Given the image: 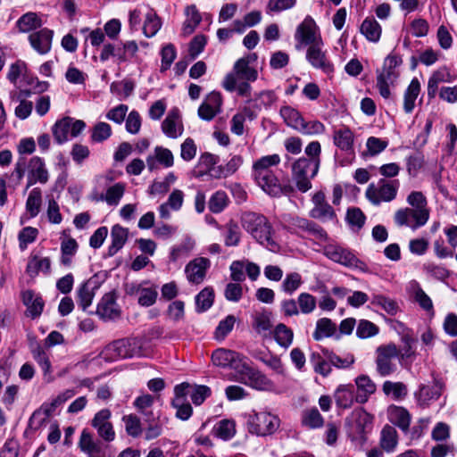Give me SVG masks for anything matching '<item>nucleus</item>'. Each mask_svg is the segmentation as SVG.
Instances as JSON below:
<instances>
[{
    "mask_svg": "<svg viewBox=\"0 0 457 457\" xmlns=\"http://www.w3.org/2000/svg\"><path fill=\"white\" fill-rule=\"evenodd\" d=\"M372 420V416L363 409H355L347 420L350 433L354 438H362L370 428Z\"/></svg>",
    "mask_w": 457,
    "mask_h": 457,
    "instance_id": "dca6fc26",
    "label": "nucleus"
},
{
    "mask_svg": "<svg viewBox=\"0 0 457 457\" xmlns=\"http://www.w3.org/2000/svg\"><path fill=\"white\" fill-rule=\"evenodd\" d=\"M213 365L220 368H229L234 370L232 375H237L244 368L247 358L243 354L226 348H218L212 354Z\"/></svg>",
    "mask_w": 457,
    "mask_h": 457,
    "instance_id": "9d476101",
    "label": "nucleus"
},
{
    "mask_svg": "<svg viewBox=\"0 0 457 457\" xmlns=\"http://www.w3.org/2000/svg\"><path fill=\"white\" fill-rule=\"evenodd\" d=\"M145 21L143 25V33L146 37H152L157 34L162 27L161 19L154 9L145 6Z\"/></svg>",
    "mask_w": 457,
    "mask_h": 457,
    "instance_id": "e433bc0d",
    "label": "nucleus"
},
{
    "mask_svg": "<svg viewBox=\"0 0 457 457\" xmlns=\"http://www.w3.org/2000/svg\"><path fill=\"white\" fill-rule=\"evenodd\" d=\"M41 26V19L35 12H27L17 21L18 29L22 33L32 31Z\"/></svg>",
    "mask_w": 457,
    "mask_h": 457,
    "instance_id": "09e8293b",
    "label": "nucleus"
},
{
    "mask_svg": "<svg viewBox=\"0 0 457 457\" xmlns=\"http://www.w3.org/2000/svg\"><path fill=\"white\" fill-rule=\"evenodd\" d=\"M242 228L260 245L271 252H278V244L274 238L271 223L262 214L245 212L240 218Z\"/></svg>",
    "mask_w": 457,
    "mask_h": 457,
    "instance_id": "f257e3e1",
    "label": "nucleus"
},
{
    "mask_svg": "<svg viewBox=\"0 0 457 457\" xmlns=\"http://www.w3.org/2000/svg\"><path fill=\"white\" fill-rule=\"evenodd\" d=\"M320 166L306 157L297 159L292 164V179L297 190L305 193L312 188V179L318 174Z\"/></svg>",
    "mask_w": 457,
    "mask_h": 457,
    "instance_id": "39448f33",
    "label": "nucleus"
},
{
    "mask_svg": "<svg viewBox=\"0 0 457 457\" xmlns=\"http://www.w3.org/2000/svg\"><path fill=\"white\" fill-rule=\"evenodd\" d=\"M48 171L45 162L38 156L32 157L28 163V181L27 188L36 183L46 184L48 181Z\"/></svg>",
    "mask_w": 457,
    "mask_h": 457,
    "instance_id": "aec40b11",
    "label": "nucleus"
},
{
    "mask_svg": "<svg viewBox=\"0 0 457 457\" xmlns=\"http://www.w3.org/2000/svg\"><path fill=\"white\" fill-rule=\"evenodd\" d=\"M256 184L269 195L279 197L294 192L290 184H281L274 172L253 175Z\"/></svg>",
    "mask_w": 457,
    "mask_h": 457,
    "instance_id": "9b49d317",
    "label": "nucleus"
},
{
    "mask_svg": "<svg viewBox=\"0 0 457 457\" xmlns=\"http://www.w3.org/2000/svg\"><path fill=\"white\" fill-rule=\"evenodd\" d=\"M112 135V128L106 122H97L92 129L91 139L94 142L100 143L108 139Z\"/></svg>",
    "mask_w": 457,
    "mask_h": 457,
    "instance_id": "774afa93",
    "label": "nucleus"
},
{
    "mask_svg": "<svg viewBox=\"0 0 457 457\" xmlns=\"http://www.w3.org/2000/svg\"><path fill=\"white\" fill-rule=\"evenodd\" d=\"M195 302L197 312H204L209 310L214 302L213 288L211 287H204L195 295Z\"/></svg>",
    "mask_w": 457,
    "mask_h": 457,
    "instance_id": "de8ad7c7",
    "label": "nucleus"
},
{
    "mask_svg": "<svg viewBox=\"0 0 457 457\" xmlns=\"http://www.w3.org/2000/svg\"><path fill=\"white\" fill-rule=\"evenodd\" d=\"M388 145L386 140L370 137L366 142L367 151L363 154L364 155L375 156L382 153Z\"/></svg>",
    "mask_w": 457,
    "mask_h": 457,
    "instance_id": "338daca9",
    "label": "nucleus"
},
{
    "mask_svg": "<svg viewBox=\"0 0 457 457\" xmlns=\"http://www.w3.org/2000/svg\"><path fill=\"white\" fill-rule=\"evenodd\" d=\"M96 313L104 320H115L120 317V310L116 303L114 294L108 293L102 297L97 305Z\"/></svg>",
    "mask_w": 457,
    "mask_h": 457,
    "instance_id": "5701e85b",
    "label": "nucleus"
},
{
    "mask_svg": "<svg viewBox=\"0 0 457 457\" xmlns=\"http://www.w3.org/2000/svg\"><path fill=\"white\" fill-rule=\"evenodd\" d=\"M379 328L368 320H360L356 328V336L361 339H367L377 336Z\"/></svg>",
    "mask_w": 457,
    "mask_h": 457,
    "instance_id": "13d9d810",
    "label": "nucleus"
},
{
    "mask_svg": "<svg viewBox=\"0 0 457 457\" xmlns=\"http://www.w3.org/2000/svg\"><path fill=\"white\" fill-rule=\"evenodd\" d=\"M400 187L398 179H380L377 183H370L365 191V196L373 205L389 203L395 199Z\"/></svg>",
    "mask_w": 457,
    "mask_h": 457,
    "instance_id": "20e7f679",
    "label": "nucleus"
},
{
    "mask_svg": "<svg viewBox=\"0 0 457 457\" xmlns=\"http://www.w3.org/2000/svg\"><path fill=\"white\" fill-rule=\"evenodd\" d=\"M125 192V185L119 182L110 187L100 200L105 201L109 205H118Z\"/></svg>",
    "mask_w": 457,
    "mask_h": 457,
    "instance_id": "4d7b16f0",
    "label": "nucleus"
},
{
    "mask_svg": "<svg viewBox=\"0 0 457 457\" xmlns=\"http://www.w3.org/2000/svg\"><path fill=\"white\" fill-rule=\"evenodd\" d=\"M302 284V276L298 272H290L286 275L281 284V288L286 294L292 295Z\"/></svg>",
    "mask_w": 457,
    "mask_h": 457,
    "instance_id": "e2e57ef3",
    "label": "nucleus"
},
{
    "mask_svg": "<svg viewBox=\"0 0 457 457\" xmlns=\"http://www.w3.org/2000/svg\"><path fill=\"white\" fill-rule=\"evenodd\" d=\"M129 230L122 226L116 224L111 230V245L108 247L109 256L116 254L128 240Z\"/></svg>",
    "mask_w": 457,
    "mask_h": 457,
    "instance_id": "473e14b6",
    "label": "nucleus"
},
{
    "mask_svg": "<svg viewBox=\"0 0 457 457\" xmlns=\"http://www.w3.org/2000/svg\"><path fill=\"white\" fill-rule=\"evenodd\" d=\"M248 430L257 436H268L273 434L279 427V420L270 412H254L247 419Z\"/></svg>",
    "mask_w": 457,
    "mask_h": 457,
    "instance_id": "6e6552de",
    "label": "nucleus"
},
{
    "mask_svg": "<svg viewBox=\"0 0 457 457\" xmlns=\"http://www.w3.org/2000/svg\"><path fill=\"white\" fill-rule=\"evenodd\" d=\"M23 303L27 306V315L32 319L41 315L44 309V301L41 296L35 295L31 290L22 293Z\"/></svg>",
    "mask_w": 457,
    "mask_h": 457,
    "instance_id": "2f4dec72",
    "label": "nucleus"
},
{
    "mask_svg": "<svg viewBox=\"0 0 457 457\" xmlns=\"http://www.w3.org/2000/svg\"><path fill=\"white\" fill-rule=\"evenodd\" d=\"M360 32L368 41L377 43L381 37L382 28L375 18L367 17L361 24Z\"/></svg>",
    "mask_w": 457,
    "mask_h": 457,
    "instance_id": "f704fd0d",
    "label": "nucleus"
},
{
    "mask_svg": "<svg viewBox=\"0 0 457 457\" xmlns=\"http://www.w3.org/2000/svg\"><path fill=\"white\" fill-rule=\"evenodd\" d=\"M79 447L88 457H109L107 447L95 440L87 430H83L81 433Z\"/></svg>",
    "mask_w": 457,
    "mask_h": 457,
    "instance_id": "412c9836",
    "label": "nucleus"
},
{
    "mask_svg": "<svg viewBox=\"0 0 457 457\" xmlns=\"http://www.w3.org/2000/svg\"><path fill=\"white\" fill-rule=\"evenodd\" d=\"M218 156L210 153H204L201 154L196 166V168L199 169V171H197L195 176L199 178L204 174H207L215 166V164L218 162Z\"/></svg>",
    "mask_w": 457,
    "mask_h": 457,
    "instance_id": "680f3d73",
    "label": "nucleus"
},
{
    "mask_svg": "<svg viewBox=\"0 0 457 457\" xmlns=\"http://www.w3.org/2000/svg\"><path fill=\"white\" fill-rule=\"evenodd\" d=\"M162 132L170 138H177L183 133L184 128L178 108L170 110L162 123Z\"/></svg>",
    "mask_w": 457,
    "mask_h": 457,
    "instance_id": "393cba45",
    "label": "nucleus"
},
{
    "mask_svg": "<svg viewBox=\"0 0 457 457\" xmlns=\"http://www.w3.org/2000/svg\"><path fill=\"white\" fill-rule=\"evenodd\" d=\"M379 445L386 453H393L395 451L398 445V434L394 427L386 425L382 428L380 432Z\"/></svg>",
    "mask_w": 457,
    "mask_h": 457,
    "instance_id": "58836bf2",
    "label": "nucleus"
},
{
    "mask_svg": "<svg viewBox=\"0 0 457 457\" xmlns=\"http://www.w3.org/2000/svg\"><path fill=\"white\" fill-rule=\"evenodd\" d=\"M402 63V59L396 54H389L384 61V66L381 72L377 77V87L379 91L380 96L388 99L390 97V85H392L398 73L395 68Z\"/></svg>",
    "mask_w": 457,
    "mask_h": 457,
    "instance_id": "0eeeda50",
    "label": "nucleus"
},
{
    "mask_svg": "<svg viewBox=\"0 0 457 457\" xmlns=\"http://www.w3.org/2000/svg\"><path fill=\"white\" fill-rule=\"evenodd\" d=\"M229 380L243 383L260 391H271L275 387L274 383L265 374L251 367L247 361L239 373L237 375H231Z\"/></svg>",
    "mask_w": 457,
    "mask_h": 457,
    "instance_id": "423d86ee",
    "label": "nucleus"
},
{
    "mask_svg": "<svg viewBox=\"0 0 457 457\" xmlns=\"http://www.w3.org/2000/svg\"><path fill=\"white\" fill-rule=\"evenodd\" d=\"M337 326L330 319L321 318L318 320L316 323V328L313 333L315 340H320L324 337H328L334 335L336 332Z\"/></svg>",
    "mask_w": 457,
    "mask_h": 457,
    "instance_id": "5fc2aeb1",
    "label": "nucleus"
},
{
    "mask_svg": "<svg viewBox=\"0 0 457 457\" xmlns=\"http://www.w3.org/2000/svg\"><path fill=\"white\" fill-rule=\"evenodd\" d=\"M210 266V260L204 257H197L190 261L185 267L187 280L193 284L202 283Z\"/></svg>",
    "mask_w": 457,
    "mask_h": 457,
    "instance_id": "a211bd4d",
    "label": "nucleus"
},
{
    "mask_svg": "<svg viewBox=\"0 0 457 457\" xmlns=\"http://www.w3.org/2000/svg\"><path fill=\"white\" fill-rule=\"evenodd\" d=\"M323 253L331 261L345 267H360V270H366V266L362 262H361L351 251L340 245H328L324 247Z\"/></svg>",
    "mask_w": 457,
    "mask_h": 457,
    "instance_id": "f8f14e48",
    "label": "nucleus"
},
{
    "mask_svg": "<svg viewBox=\"0 0 457 457\" xmlns=\"http://www.w3.org/2000/svg\"><path fill=\"white\" fill-rule=\"evenodd\" d=\"M222 97L219 92L212 91L206 96L198 108V116L210 121L221 111Z\"/></svg>",
    "mask_w": 457,
    "mask_h": 457,
    "instance_id": "6ab92c4d",
    "label": "nucleus"
},
{
    "mask_svg": "<svg viewBox=\"0 0 457 457\" xmlns=\"http://www.w3.org/2000/svg\"><path fill=\"white\" fill-rule=\"evenodd\" d=\"M377 370L383 376H388L395 370L393 359L399 356V350L395 344L381 345L377 349Z\"/></svg>",
    "mask_w": 457,
    "mask_h": 457,
    "instance_id": "2eb2a0df",
    "label": "nucleus"
},
{
    "mask_svg": "<svg viewBox=\"0 0 457 457\" xmlns=\"http://www.w3.org/2000/svg\"><path fill=\"white\" fill-rule=\"evenodd\" d=\"M394 219L397 226H405L416 230L428 222L429 211L428 209L402 208L395 212Z\"/></svg>",
    "mask_w": 457,
    "mask_h": 457,
    "instance_id": "1a4fd4ad",
    "label": "nucleus"
},
{
    "mask_svg": "<svg viewBox=\"0 0 457 457\" xmlns=\"http://www.w3.org/2000/svg\"><path fill=\"white\" fill-rule=\"evenodd\" d=\"M355 384L357 388L362 394H360L356 400L360 403H365L369 396L375 393L376 385L373 381L366 375H361L356 378Z\"/></svg>",
    "mask_w": 457,
    "mask_h": 457,
    "instance_id": "a18cd8bd",
    "label": "nucleus"
},
{
    "mask_svg": "<svg viewBox=\"0 0 457 457\" xmlns=\"http://www.w3.org/2000/svg\"><path fill=\"white\" fill-rule=\"evenodd\" d=\"M323 42L321 38L312 46H310L306 51V60L317 70H320L326 74L334 72V64L327 56V52L322 49Z\"/></svg>",
    "mask_w": 457,
    "mask_h": 457,
    "instance_id": "4468645a",
    "label": "nucleus"
},
{
    "mask_svg": "<svg viewBox=\"0 0 457 457\" xmlns=\"http://www.w3.org/2000/svg\"><path fill=\"white\" fill-rule=\"evenodd\" d=\"M209 210L213 213L221 212L228 204V197L226 192L219 190L209 200Z\"/></svg>",
    "mask_w": 457,
    "mask_h": 457,
    "instance_id": "052dcab7",
    "label": "nucleus"
},
{
    "mask_svg": "<svg viewBox=\"0 0 457 457\" xmlns=\"http://www.w3.org/2000/svg\"><path fill=\"white\" fill-rule=\"evenodd\" d=\"M420 88L419 79L417 78L412 79L403 94V110L406 113H411L414 110Z\"/></svg>",
    "mask_w": 457,
    "mask_h": 457,
    "instance_id": "4c0bfd02",
    "label": "nucleus"
},
{
    "mask_svg": "<svg viewBox=\"0 0 457 457\" xmlns=\"http://www.w3.org/2000/svg\"><path fill=\"white\" fill-rule=\"evenodd\" d=\"M78 243L72 237H65L61 243V262L65 266H70L71 263L72 257L75 255L78 250Z\"/></svg>",
    "mask_w": 457,
    "mask_h": 457,
    "instance_id": "3c124183",
    "label": "nucleus"
},
{
    "mask_svg": "<svg viewBox=\"0 0 457 457\" xmlns=\"http://www.w3.org/2000/svg\"><path fill=\"white\" fill-rule=\"evenodd\" d=\"M195 245V240L190 237H186L182 241L171 248L170 259L171 262H177L181 258L189 255Z\"/></svg>",
    "mask_w": 457,
    "mask_h": 457,
    "instance_id": "37998d69",
    "label": "nucleus"
},
{
    "mask_svg": "<svg viewBox=\"0 0 457 457\" xmlns=\"http://www.w3.org/2000/svg\"><path fill=\"white\" fill-rule=\"evenodd\" d=\"M41 204V190L37 187H35L30 191L29 197L26 201V209L32 218L36 217L39 213Z\"/></svg>",
    "mask_w": 457,
    "mask_h": 457,
    "instance_id": "bf43d9fd",
    "label": "nucleus"
},
{
    "mask_svg": "<svg viewBox=\"0 0 457 457\" xmlns=\"http://www.w3.org/2000/svg\"><path fill=\"white\" fill-rule=\"evenodd\" d=\"M186 20L183 23L181 31L182 35L187 37L194 33L202 21V16L199 13L195 5H189L185 9Z\"/></svg>",
    "mask_w": 457,
    "mask_h": 457,
    "instance_id": "c9c22d12",
    "label": "nucleus"
},
{
    "mask_svg": "<svg viewBox=\"0 0 457 457\" xmlns=\"http://www.w3.org/2000/svg\"><path fill=\"white\" fill-rule=\"evenodd\" d=\"M280 156L277 154L265 155L256 160L253 164V175L272 172L271 167L278 165Z\"/></svg>",
    "mask_w": 457,
    "mask_h": 457,
    "instance_id": "79ce46f5",
    "label": "nucleus"
},
{
    "mask_svg": "<svg viewBox=\"0 0 457 457\" xmlns=\"http://www.w3.org/2000/svg\"><path fill=\"white\" fill-rule=\"evenodd\" d=\"M257 78L255 68L247 66L244 60H237L232 71L225 76L222 87L228 92L237 91L241 96H249L252 89L250 83Z\"/></svg>",
    "mask_w": 457,
    "mask_h": 457,
    "instance_id": "f03ea898",
    "label": "nucleus"
},
{
    "mask_svg": "<svg viewBox=\"0 0 457 457\" xmlns=\"http://www.w3.org/2000/svg\"><path fill=\"white\" fill-rule=\"evenodd\" d=\"M252 327L256 334L268 337L271 333V312L266 310L256 311L252 314Z\"/></svg>",
    "mask_w": 457,
    "mask_h": 457,
    "instance_id": "bb28decb",
    "label": "nucleus"
},
{
    "mask_svg": "<svg viewBox=\"0 0 457 457\" xmlns=\"http://www.w3.org/2000/svg\"><path fill=\"white\" fill-rule=\"evenodd\" d=\"M155 161L165 168H170L174 164V156L170 149L162 146H156L154 148V155H149L146 158V163L150 170L154 169Z\"/></svg>",
    "mask_w": 457,
    "mask_h": 457,
    "instance_id": "72a5a7b5",
    "label": "nucleus"
},
{
    "mask_svg": "<svg viewBox=\"0 0 457 457\" xmlns=\"http://www.w3.org/2000/svg\"><path fill=\"white\" fill-rule=\"evenodd\" d=\"M212 431L217 437L229 440L236 435V422L228 419L221 420L215 424Z\"/></svg>",
    "mask_w": 457,
    "mask_h": 457,
    "instance_id": "49530a36",
    "label": "nucleus"
},
{
    "mask_svg": "<svg viewBox=\"0 0 457 457\" xmlns=\"http://www.w3.org/2000/svg\"><path fill=\"white\" fill-rule=\"evenodd\" d=\"M320 37L318 35V27L314 20L311 16H306L303 21L297 26L295 39L297 44V50L302 49L304 46H312L319 41Z\"/></svg>",
    "mask_w": 457,
    "mask_h": 457,
    "instance_id": "ddd939ff",
    "label": "nucleus"
},
{
    "mask_svg": "<svg viewBox=\"0 0 457 457\" xmlns=\"http://www.w3.org/2000/svg\"><path fill=\"white\" fill-rule=\"evenodd\" d=\"M354 133L348 127H342L334 130L333 143L341 151L353 154Z\"/></svg>",
    "mask_w": 457,
    "mask_h": 457,
    "instance_id": "cd10ccee",
    "label": "nucleus"
},
{
    "mask_svg": "<svg viewBox=\"0 0 457 457\" xmlns=\"http://www.w3.org/2000/svg\"><path fill=\"white\" fill-rule=\"evenodd\" d=\"M70 122L71 118L65 117L56 121L53 126V135L58 144H62L69 139V137L71 136Z\"/></svg>",
    "mask_w": 457,
    "mask_h": 457,
    "instance_id": "603ef678",
    "label": "nucleus"
},
{
    "mask_svg": "<svg viewBox=\"0 0 457 457\" xmlns=\"http://www.w3.org/2000/svg\"><path fill=\"white\" fill-rule=\"evenodd\" d=\"M103 354L105 359L116 361L119 359L139 357L143 355L142 342L138 338H122L109 344Z\"/></svg>",
    "mask_w": 457,
    "mask_h": 457,
    "instance_id": "7ed1b4c3",
    "label": "nucleus"
},
{
    "mask_svg": "<svg viewBox=\"0 0 457 457\" xmlns=\"http://www.w3.org/2000/svg\"><path fill=\"white\" fill-rule=\"evenodd\" d=\"M299 313L310 314L317 306L316 298L309 293H301L297 297Z\"/></svg>",
    "mask_w": 457,
    "mask_h": 457,
    "instance_id": "0e129e2a",
    "label": "nucleus"
},
{
    "mask_svg": "<svg viewBox=\"0 0 457 457\" xmlns=\"http://www.w3.org/2000/svg\"><path fill=\"white\" fill-rule=\"evenodd\" d=\"M97 287L96 281L94 278H89L78 287L77 302L83 311H86L91 305Z\"/></svg>",
    "mask_w": 457,
    "mask_h": 457,
    "instance_id": "c756f323",
    "label": "nucleus"
},
{
    "mask_svg": "<svg viewBox=\"0 0 457 457\" xmlns=\"http://www.w3.org/2000/svg\"><path fill=\"white\" fill-rule=\"evenodd\" d=\"M111 417L112 412L109 409H102L91 420V426L96 430L98 436L105 442H112L115 438V431L110 421Z\"/></svg>",
    "mask_w": 457,
    "mask_h": 457,
    "instance_id": "f3484780",
    "label": "nucleus"
},
{
    "mask_svg": "<svg viewBox=\"0 0 457 457\" xmlns=\"http://www.w3.org/2000/svg\"><path fill=\"white\" fill-rule=\"evenodd\" d=\"M455 80V76L445 68H440L434 71L429 77L428 81V96L429 99H433L439 91V85L442 83H452Z\"/></svg>",
    "mask_w": 457,
    "mask_h": 457,
    "instance_id": "b1692460",
    "label": "nucleus"
},
{
    "mask_svg": "<svg viewBox=\"0 0 457 457\" xmlns=\"http://www.w3.org/2000/svg\"><path fill=\"white\" fill-rule=\"evenodd\" d=\"M370 303L373 306L381 308L391 316L396 315L400 311V307L395 300L381 294H373Z\"/></svg>",
    "mask_w": 457,
    "mask_h": 457,
    "instance_id": "a19ab883",
    "label": "nucleus"
},
{
    "mask_svg": "<svg viewBox=\"0 0 457 457\" xmlns=\"http://www.w3.org/2000/svg\"><path fill=\"white\" fill-rule=\"evenodd\" d=\"M185 194L182 190L175 188L168 196L165 203L162 204L159 208V214L162 219H170V211L179 212L184 204Z\"/></svg>",
    "mask_w": 457,
    "mask_h": 457,
    "instance_id": "a878e982",
    "label": "nucleus"
},
{
    "mask_svg": "<svg viewBox=\"0 0 457 457\" xmlns=\"http://www.w3.org/2000/svg\"><path fill=\"white\" fill-rule=\"evenodd\" d=\"M279 112L287 126L295 129H298L302 127L303 118L296 109L286 105L281 107Z\"/></svg>",
    "mask_w": 457,
    "mask_h": 457,
    "instance_id": "8fccbe9b",
    "label": "nucleus"
},
{
    "mask_svg": "<svg viewBox=\"0 0 457 457\" xmlns=\"http://www.w3.org/2000/svg\"><path fill=\"white\" fill-rule=\"evenodd\" d=\"M384 394L394 400L403 399L407 395V386L403 382L385 381L382 386Z\"/></svg>",
    "mask_w": 457,
    "mask_h": 457,
    "instance_id": "864d4df0",
    "label": "nucleus"
},
{
    "mask_svg": "<svg viewBox=\"0 0 457 457\" xmlns=\"http://www.w3.org/2000/svg\"><path fill=\"white\" fill-rule=\"evenodd\" d=\"M51 269V260L48 257L40 258L37 255H34L29 258L26 271L30 277L37 276L39 271H43L45 273H48Z\"/></svg>",
    "mask_w": 457,
    "mask_h": 457,
    "instance_id": "c03bdc74",
    "label": "nucleus"
},
{
    "mask_svg": "<svg viewBox=\"0 0 457 457\" xmlns=\"http://www.w3.org/2000/svg\"><path fill=\"white\" fill-rule=\"evenodd\" d=\"M443 387L440 384L433 386H422L415 394L418 403L422 407H427L432 401L439 399L442 395Z\"/></svg>",
    "mask_w": 457,
    "mask_h": 457,
    "instance_id": "7c9ffc66",
    "label": "nucleus"
},
{
    "mask_svg": "<svg viewBox=\"0 0 457 457\" xmlns=\"http://www.w3.org/2000/svg\"><path fill=\"white\" fill-rule=\"evenodd\" d=\"M387 417L392 424L397 426L403 432L409 430L411 416L407 409L402 406L391 405L387 409Z\"/></svg>",
    "mask_w": 457,
    "mask_h": 457,
    "instance_id": "c85d7f7f",
    "label": "nucleus"
},
{
    "mask_svg": "<svg viewBox=\"0 0 457 457\" xmlns=\"http://www.w3.org/2000/svg\"><path fill=\"white\" fill-rule=\"evenodd\" d=\"M334 398L338 408H350L354 402L353 386L352 385L339 386L335 391Z\"/></svg>",
    "mask_w": 457,
    "mask_h": 457,
    "instance_id": "ea45409f",
    "label": "nucleus"
},
{
    "mask_svg": "<svg viewBox=\"0 0 457 457\" xmlns=\"http://www.w3.org/2000/svg\"><path fill=\"white\" fill-rule=\"evenodd\" d=\"M54 31L44 28L29 36L31 47L39 54H46L51 50Z\"/></svg>",
    "mask_w": 457,
    "mask_h": 457,
    "instance_id": "4be33fe9",
    "label": "nucleus"
},
{
    "mask_svg": "<svg viewBox=\"0 0 457 457\" xmlns=\"http://www.w3.org/2000/svg\"><path fill=\"white\" fill-rule=\"evenodd\" d=\"M235 323L236 318L234 315H228L225 319L221 320L215 329V338L223 340L232 331Z\"/></svg>",
    "mask_w": 457,
    "mask_h": 457,
    "instance_id": "69168bd1",
    "label": "nucleus"
},
{
    "mask_svg": "<svg viewBox=\"0 0 457 457\" xmlns=\"http://www.w3.org/2000/svg\"><path fill=\"white\" fill-rule=\"evenodd\" d=\"M274 337L280 346L288 348L292 345L294 333L293 330L285 324L279 323L274 329Z\"/></svg>",
    "mask_w": 457,
    "mask_h": 457,
    "instance_id": "6e6d98bb",
    "label": "nucleus"
}]
</instances>
